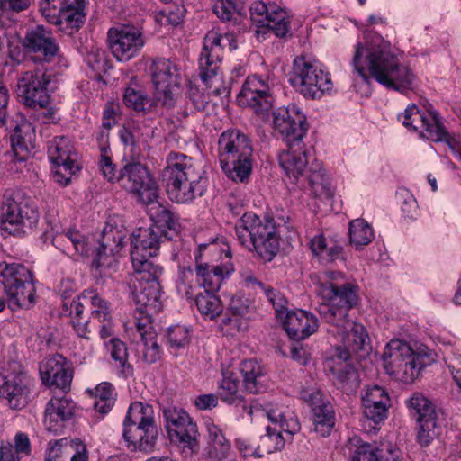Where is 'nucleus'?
I'll return each instance as SVG.
<instances>
[{"instance_id": "1", "label": "nucleus", "mask_w": 461, "mask_h": 461, "mask_svg": "<svg viewBox=\"0 0 461 461\" xmlns=\"http://www.w3.org/2000/svg\"><path fill=\"white\" fill-rule=\"evenodd\" d=\"M352 66L353 86L363 95L371 94V77L387 89L399 92L410 89L416 78L411 68L378 38L356 44Z\"/></svg>"}, {"instance_id": "2", "label": "nucleus", "mask_w": 461, "mask_h": 461, "mask_svg": "<svg viewBox=\"0 0 461 461\" xmlns=\"http://www.w3.org/2000/svg\"><path fill=\"white\" fill-rule=\"evenodd\" d=\"M99 170L109 182H121L122 186L141 204L153 203L158 196V185L150 171L140 162L127 163L119 172L110 155L102 147Z\"/></svg>"}, {"instance_id": "3", "label": "nucleus", "mask_w": 461, "mask_h": 461, "mask_svg": "<svg viewBox=\"0 0 461 461\" xmlns=\"http://www.w3.org/2000/svg\"><path fill=\"white\" fill-rule=\"evenodd\" d=\"M349 310H346L341 316L338 311L331 312L330 319L322 318L330 325V332L339 338L346 350L341 353L339 359L345 362V372L336 366L331 367V372L337 377L339 384L346 390H352L358 386L359 380L357 372L348 364L350 357V351L357 353L366 351L369 346V337L366 330L362 324L357 323L349 319Z\"/></svg>"}, {"instance_id": "4", "label": "nucleus", "mask_w": 461, "mask_h": 461, "mask_svg": "<svg viewBox=\"0 0 461 461\" xmlns=\"http://www.w3.org/2000/svg\"><path fill=\"white\" fill-rule=\"evenodd\" d=\"M203 173L192 158L170 152L162 174L169 198L176 203H185L202 196L205 191Z\"/></svg>"}, {"instance_id": "5", "label": "nucleus", "mask_w": 461, "mask_h": 461, "mask_svg": "<svg viewBox=\"0 0 461 461\" xmlns=\"http://www.w3.org/2000/svg\"><path fill=\"white\" fill-rule=\"evenodd\" d=\"M283 228L273 218L260 219L257 214L245 212L235 225L240 244L256 253L262 260L271 261L279 249V236Z\"/></svg>"}, {"instance_id": "6", "label": "nucleus", "mask_w": 461, "mask_h": 461, "mask_svg": "<svg viewBox=\"0 0 461 461\" xmlns=\"http://www.w3.org/2000/svg\"><path fill=\"white\" fill-rule=\"evenodd\" d=\"M384 368L387 375L403 384H412L423 368L434 361L432 351L423 344L411 347L401 339H392L383 353Z\"/></svg>"}, {"instance_id": "7", "label": "nucleus", "mask_w": 461, "mask_h": 461, "mask_svg": "<svg viewBox=\"0 0 461 461\" xmlns=\"http://www.w3.org/2000/svg\"><path fill=\"white\" fill-rule=\"evenodd\" d=\"M38 206L30 194L19 187H7L0 201V223L2 230L12 235H23L38 223Z\"/></svg>"}, {"instance_id": "8", "label": "nucleus", "mask_w": 461, "mask_h": 461, "mask_svg": "<svg viewBox=\"0 0 461 461\" xmlns=\"http://www.w3.org/2000/svg\"><path fill=\"white\" fill-rule=\"evenodd\" d=\"M253 148L249 137L239 130L223 131L218 140V157L226 176L244 182L252 171Z\"/></svg>"}, {"instance_id": "9", "label": "nucleus", "mask_w": 461, "mask_h": 461, "mask_svg": "<svg viewBox=\"0 0 461 461\" xmlns=\"http://www.w3.org/2000/svg\"><path fill=\"white\" fill-rule=\"evenodd\" d=\"M343 279V274L339 271H326L319 276L317 293L322 302L317 311L321 318L330 319L336 311L341 316L357 304V286L350 283L340 284Z\"/></svg>"}, {"instance_id": "10", "label": "nucleus", "mask_w": 461, "mask_h": 461, "mask_svg": "<svg viewBox=\"0 0 461 461\" xmlns=\"http://www.w3.org/2000/svg\"><path fill=\"white\" fill-rule=\"evenodd\" d=\"M158 436L153 407L135 402L129 408L123 422V438L132 450L149 452Z\"/></svg>"}, {"instance_id": "11", "label": "nucleus", "mask_w": 461, "mask_h": 461, "mask_svg": "<svg viewBox=\"0 0 461 461\" xmlns=\"http://www.w3.org/2000/svg\"><path fill=\"white\" fill-rule=\"evenodd\" d=\"M265 412L273 427L267 426L266 433L259 438L258 446L263 455L282 450L285 442L300 430L299 421L288 406L267 403Z\"/></svg>"}, {"instance_id": "12", "label": "nucleus", "mask_w": 461, "mask_h": 461, "mask_svg": "<svg viewBox=\"0 0 461 461\" xmlns=\"http://www.w3.org/2000/svg\"><path fill=\"white\" fill-rule=\"evenodd\" d=\"M0 282L8 306L16 311L28 309L35 303V285L32 271L18 263H0Z\"/></svg>"}, {"instance_id": "13", "label": "nucleus", "mask_w": 461, "mask_h": 461, "mask_svg": "<svg viewBox=\"0 0 461 461\" xmlns=\"http://www.w3.org/2000/svg\"><path fill=\"white\" fill-rule=\"evenodd\" d=\"M290 83L304 97L311 99L321 98L333 87L330 74L317 61L303 56L294 59Z\"/></svg>"}, {"instance_id": "14", "label": "nucleus", "mask_w": 461, "mask_h": 461, "mask_svg": "<svg viewBox=\"0 0 461 461\" xmlns=\"http://www.w3.org/2000/svg\"><path fill=\"white\" fill-rule=\"evenodd\" d=\"M29 379L20 363H0V401L11 409H22L27 403Z\"/></svg>"}, {"instance_id": "15", "label": "nucleus", "mask_w": 461, "mask_h": 461, "mask_svg": "<svg viewBox=\"0 0 461 461\" xmlns=\"http://www.w3.org/2000/svg\"><path fill=\"white\" fill-rule=\"evenodd\" d=\"M149 268L134 269V276L130 281V289L133 301L141 311L158 312L162 310V292L158 282L163 269L159 267L158 273Z\"/></svg>"}, {"instance_id": "16", "label": "nucleus", "mask_w": 461, "mask_h": 461, "mask_svg": "<svg viewBox=\"0 0 461 461\" xmlns=\"http://www.w3.org/2000/svg\"><path fill=\"white\" fill-rule=\"evenodd\" d=\"M249 10L258 41H264L269 32H273L279 38L288 34L290 17L283 8L274 4L267 5L262 1H257L251 5Z\"/></svg>"}, {"instance_id": "17", "label": "nucleus", "mask_w": 461, "mask_h": 461, "mask_svg": "<svg viewBox=\"0 0 461 461\" xmlns=\"http://www.w3.org/2000/svg\"><path fill=\"white\" fill-rule=\"evenodd\" d=\"M162 239V230L158 225L148 228L140 227L132 233L131 257L133 269L145 267L153 270V273L159 271V265L152 258L159 251Z\"/></svg>"}, {"instance_id": "18", "label": "nucleus", "mask_w": 461, "mask_h": 461, "mask_svg": "<svg viewBox=\"0 0 461 461\" xmlns=\"http://www.w3.org/2000/svg\"><path fill=\"white\" fill-rule=\"evenodd\" d=\"M166 429L170 440L191 453L199 449L197 426L189 414L181 408L171 407L164 411Z\"/></svg>"}, {"instance_id": "19", "label": "nucleus", "mask_w": 461, "mask_h": 461, "mask_svg": "<svg viewBox=\"0 0 461 461\" xmlns=\"http://www.w3.org/2000/svg\"><path fill=\"white\" fill-rule=\"evenodd\" d=\"M50 76L42 70L25 71L17 79V95L27 107H47L50 104Z\"/></svg>"}, {"instance_id": "20", "label": "nucleus", "mask_w": 461, "mask_h": 461, "mask_svg": "<svg viewBox=\"0 0 461 461\" xmlns=\"http://www.w3.org/2000/svg\"><path fill=\"white\" fill-rule=\"evenodd\" d=\"M157 98L166 106H172L174 95L180 86V73L177 66L170 59L156 58L149 67Z\"/></svg>"}, {"instance_id": "21", "label": "nucleus", "mask_w": 461, "mask_h": 461, "mask_svg": "<svg viewBox=\"0 0 461 461\" xmlns=\"http://www.w3.org/2000/svg\"><path fill=\"white\" fill-rule=\"evenodd\" d=\"M398 119L408 131H417L422 138L432 141L446 140L447 132L436 112H421L412 104L408 105Z\"/></svg>"}, {"instance_id": "22", "label": "nucleus", "mask_w": 461, "mask_h": 461, "mask_svg": "<svg viewBox=\"0 0 461 461\" xmlns=\"http://www.w3.org/2000/svg\"><path fill=\"white\" fill-rule=\"evenodd\" d=\"M107 42L113 57L120 62H127L139 54L145 41L142 32L132 25L110 28Z\"/></svg>"}, {"instance_id": "23", "label": "nucleus", "mask_w": 461, "mask_h": 461, "mask_svg": "<svg viewBox=\"0 0 461 461\" xmlns=\"http://www.w3.org/2000/svg\"><path fill=\"white\" fill-rule=\"evenodd\" d=\"M273 83L258 76L248 77L244 82L237 101L240 105L250 107L258 113L268 112L272 107Z\"/></svg>"}, {"instance_id": "24", "label": "nucleus", "mask_w": 461, "mask_h": 461, "mask_svg": "<svg viewBox=\"0 0 461 461\" xmlns=\"http://www.w3.org/2000/svg\"><path fill=\"white\" fill-rule=\"evenodd\" d=\"M306 117L295 104L280 108L274 114V127L280 133L287 146L303 143L306 133Z\"/></svg>"}, {"instance_id": "25", "label": "nucleus", "mask_w": 461, "mask_h": 461, "mask_svg": "<svg viewBox=\"0 0 461 461\" xmlns=\"http://www.w3.org/2000/svg\"><path fill=\"white\" fill-rule=\"evenodd\" d=\"M22 45L35 59L40 62H50L59 56V47L50 30L42 25H36L27 30Z\"/></svg>"}, {"instance_id": "26", "label": "nucleus", "mask_w": 461, "mask_h": 461, "mask_svg": "<svg viewBox=\"0 0 461 461\" xmlns=\"http://www.w3.org/2000/svg\"><path fill=\"white\" fill-rule=\"evenodd\" d=\"M214 41H216L215 38L211 36L207 40V45L213 49L212 53L210 55L205 51V54L200 55V77L211 94L222 96L229 94V88L223 80L222 75L219 73L220 48Z\"/></svg>"}, {"instance_id": "27", "label": "nucleus", "mask_w": 461, "mask_h": 461, "mask_svg": "<svg viewBox=\"0 0 461 461\" xmlns=\"http://www.w3.org/2000/svg\"><path fill=\"white\" fill-rule=\"evenodd\" d=\"M302 398L312 407V420L314 430L321 436L330 434L334 426V411L330 403L323 399L320 390L304 389L301 392Z\"/></svg>"}, {"instance_id": "28", "label": "nucleus", "mask_w": 461, "mask_h": 461, "mask_svg": "<svg viewBox=\"0 0 461 461\" xmlns=\"http://www.w3.org/2000/svg\"><path fill=\"white\" fill-rule=\"evenodd\" d=\"M278 162L285 175L294 183L304 179L308 173L310 161L303 143L287 146L278 155Z\"/></svg>"}, {"instance_id": "29", "label": "nucleus", "mask_w": 461, "mask_h": 461, "mask_svg": "<svg viewBox=\"0 0 461 461\" xmlns=\"http://www.w3.org/2000/svg\"><path fill=\"white\" fill-rule=\"evenodd\" d=\"M76 404L66 397H53L47 403L43 423L47 430L53 433L61 432L66 421L75 413Z\"/></svg>"}, {"instance_id": "30", "label": "nucleus", "mask_w": 461, "mask_h": 461, "mask_svg": "<svg viewBox=\"0 0 461 461\" xmlns=\"http://www.w3.org/2000/svg\"><path fill=\"white\" fill-rule=\"evenodd\" d=\"M234 267L231 262H221L220 264H195L196 282L205 292H217L223 281L233 273Z\"/></svg>"}, {"instance_id": "31", "label": "nucleus", "mask_w": 461, "mask_h": 461, "mask_svg": "<svg viewBox=\"0 0 461 461\" xmlns=\"http://www.w3.org/2000/svg\"><path fill=\"white\" fill-rule=\"evenodd\" d=\"M40 375L43 384L62 390H66L72 380L68 364L60 355L44 359L40 365Z\"/></svg>"}, {"instance_id": "32", "label": "nucleus", "mask_w": 461, "mask_h": 461, "mask_svg": "<svg viewBox=\"0 0 461 461\" xmlns=\"http://www.w3.org/2000/svg\"><path fill=\"white\" fill-rule=\"evenodd\" d=\"M285 313L284 328L294 339H304L316 332L319 328V320L312 312L297 310Z\"/></svg>"}, {"instance_id": "33", "label": "nucleus", "mask_w": 461, "mask_h": 461, "mask_svg": "<svg viewBox=\"0 0 461 461\" xmlns=\"http://www.w3.org/2000/svg\"><path fill=\"white\" fill-rule=\"evenodd\" d=\"M389 405L390 397L385 389L379 385L368 386L362 395L364 414L376 424L387 418Z\"/></svg>"}, {"instance_id": "34", "label": "nucleus", "mask_w": 461, "mask_h": 461, "mask_svg": "<svg viewBox=\"0 0 461 461\" xmlns=\"http://www.w3.org/2000/svg\"><path fill=\"white\" fill-rule=\"evenodd\" d=\"M304 178L308 181L309 190L312 196L320 199H330L332 197L333 190L330 176L322 162L313 159Z\"/></svg>"}, {"instance_id": "35", "label": "nucleus", "mask_w": 461, "mask_h": 461, "mask_svg": "<svg viewBox=\"0 0 461 461\" xmlns=\"http://www.w3.org/2000/svg\"><path fill=\"white\" fill-rule=\"evenodd\" d=\"M52 244L65 255L73 257L75 254L87 253V244L85 238L76 230H60L53 228Z\"/></svg>"}, {"instance_id": "36", "label": "nucleus", "mask_w": 461, "mask_h": 461, "mask_svg": "<svg viewBox=\"0 0 461 461\" xmlns=\"http://www.w3.org/2000/svg\"><path fill=\"white\" fill-rule=\"evenodd\" d=\"M239 370L243 377V386L248 393H258L266 389V371L258 361L244 360L240 364Z\"/></svg>"}, {"instance_id": "37", "label": "nucleus", "mask_w": 461, "mask_h": 461, "mask_svg": "<svg viewBox=\"0 0 461 461\" xmlns=\"http://www.w3.org/2000/svg\"><path fill=\"white\" fill-rule=\"evenodd\" d=\"M135 326L142 341L143 360L149 364L156 362L159 357L160 348L149 316L138 320Z\"/></svg>"}, {"instance_id": "38", "label": "nucleus", "mask_w": 461, "mask_h": 461, "mask_svg": "<svg viewBox=\"0 0 461 461\" xmlns=\"http://www.w3.org/2000/svg\"><path fill=\"white\" fill-rule=\"evenodd\" d=\"M219 382L218 396L227 404H239L243 402L239 375L230 369H223Z\"/></svg>"}, {"instance_id": "39", "label": "nucleus", "mask_w": 461, "mask_h": 461, "mask_svg": "<svg viewBox=\"0 0 461 461\" xmlns=\"http://www.w3.org/2000/svg\"><path fill=\"white\" fill-rule=\"evenodd\" d=\"M310 249L324 263H331L342 258V246L332 239H327L322 233L311 240Z\"/></svg>"}, {"instance_id": "40", "label": "nucleus", "mask_w": 461, "mask_h": 461, "mask_svg": "<svg viewBox=\"0 0 461 461\" xmlns=\"http://www.w3.org/2000/svg\"><path fill=\"white\" fill-rule=\"evenodd\" d=\"M206 430L210 457L214 461L226 459L230 451V443L226 438L222 429L213 422H207Z\"/></svg>"}, {"instance_id": "41", "label": "nucleus", "mask_w": 461, "mask_h": 461, "mask_svg": "<svg viewBox=\"0 0 461 461\" xmlns=\"http://www.w3.org/2000/svg\"><path fill=\"white\" fill-rule=\"evenodd\" d=\"M36 134L32 124L21 118L11 135L12 147L15 153L30 151L35 147Z\"/></svg>"}, {"instance_id": "42", "label": "nucleus", "mask_w": 461, "mask_h": 461, "mask_svg": "<svg viewBox=\"0 0 461 461\" xmlns=\"http://www.w3.org/2000/svg\"><path fill=\"white\" fill-rule=\"evenodd\" d=\"M86 14L85 10L59 8V12L49 23L59 27L60 31L68 35H72L83 25Z\"/></svg>"}, {"instance_id": "43", "label": "nucleus", "mask_w": 461, "mask_h": 461, "mask_svg": "<svg viewBox=\"0 0 461 461\" xmlns=\"http://www.w3.org/2000/svg\"><path fill=\"white\" fill-rule=\"evenodd\" d=\"M195 264L204 262L207 264H219V260L226 259L225 262H230L231 252L227 246H222L217 242L209 244H200L194 252Z\"/></svg>"}, {"instance_id": "44", "label": "nucleus", "mask_w": 461, "mask_h": 461, "mask_svg": "<svg viewBox=\"0 0 461 461\" xmlns=\"http://www.w3.org/2000/svg\"><path fill=\"white\" fill-rule=\"evenodd\" d=\"M348 237L350 245L361 250L375 239V231L366 220L358 218L349 222Z\"/></svg>"}, {"instance_id": "45", "label": "nucleus", "mask_w": 461, "mask_h": 461, "mask_svg": "<svg viewBox=\"0 0 461 461\" xmlns=\"http://www.w3.org/2000/svg\"><path fill=\"white\" fill-rule=\"evenodd\" d=\"M62 307L64 314L69 315L72 326L77 336L89 339L88 320L82 316L85 310L83 302L74 301L73 299L67 301L65 299Z\"/></svg>"}, {"instance_id": "46", "label": "nucleus", "mask_w": 461, "mask_h": 461, "mask_svg": "<svg viewBox=\"0 0 461 461\" xmlns=\"http://www.w3.org/2000/svg\"><path fill=\"white\" fill-rule=\"evenodd\" d=\"M48 155L52 163H65L77 160V155L70 140L64 136L56 137L50 141Z\"/></svg>"}, {"instance_id": "47", "label": "nucleus", "mask_w": 461, "mask_h": 461, "mask_svg": "<svg viewBox=\"0 0 461 461\" xmlns=\"http://www.w3.org/2000/svg\"><path fill=\"white\" fill-rule=\"evenodd\" d=\"M212 9L221 21H237L246 14L245 3L242 0H216Z\"/></svg>"}, {"instance_id": "48", "label": "nucleus", "mask_w": 461, "mask_h": 461, "mask_svg": "<svg viewBox=\"0 0 461 461\" xmlns=\"http://www.w3.org/2000/svg\"><path fill=\"white\" fill-rule=\"evenodd\" d=\"M408 407L418 422L423 420L437 419V412L433 404L420 393H414L411 395L408 401Z\"/></svg>"}, {"instance_id": "49", "label": "nucleus", "mask_w": 461, "mask_h": 461, "mask_svg": "<svg viewBox=\"0 0 461 461\" xmlns=\"http://www.w3.org/2000/svg\"><path fill=\"white\" fill-rule=\"evenodd\" d=\"M73 300L83 302L84 305L90 303L92 318L98 321L108 320L112 316L109 303L94 291H85L80 296Z\"/></svg>"}, {"instance_id": "50", "label": "nucleus", "mask_w": 461, "mask_h": 461, "mask_svg": "<svg viewBox=\"0 0 461 461\" xmlns=\"http://www.w3.org/2000/svg\"><path fill=\"white\" fill-rule=\"evenodd\" d=\"M214 292L200 294L195 298V304L199 312L210 320L218 317L223 312L221 299L213 294Z\"/></svg>"}, {"instance_id": "51", "label": "nucleus", "mask_w": 461, "mask_h": 461, "mask_svg": "<svg viewBox=\"0 0 461 461\" xmlns=\"http://www.w3.org/2000/svg\"><path fill=\"white\" fill-rule=\"evenodd\" d=\"M95 398V409L101 413H107L114 404L115 393L112 384H99L94 391H90Z\"/></svg>"}, {"instance_id": "52", "label": "nucleus", "mask_w": 461, "mask_h": 461, "mask_svg": "<svg viewBox=\"0 0 461 461\" xmlns=\"http://www.w3.org/2000/svg\"><path fill=\"white\" fill-rule=\"evenodd\" d=\"M215 38V44L220 48L219 61L221 62L223 53V49L229 47L230 50H234L238 48L237 37L233 33H225L221 35L218 31L212 30L207 32L203 39V47L201 55L205 54V51L210 55L212 53V48L207 45V40L209 37Z\"/></svg>"}, {"instance_id": "53", "label": "nucleus", "mask_w": 461, "mask_h": 461, "mask_svg": "<svg viewBox=\"0 0 461 461\" xmlns=\"http://www.w3.org/2000/svg\"><path fill=\"white\" fill-rule=\"evenodd\" d=\"M112 358L116 362L117 366L122 368V372L129 375L132 373V368L128 363V351L126 345L116 338H112L108 343L105 342Z\"/></svg>"}, {"instance_id": "54", "label": "nucleus", "mask_w": 461, "mask_h": 461, "mask_svg": "<svg viewBox=\"0 0 461 461\" xmlns=\"http://www.w3.org/2000/svg\"><path fill=\"white\" fill-rule=\"evenodd\" d=\"M249 324V316L246 315H234L229 312L222 319L220 326L221 330L230 336H235L238 333L245 332Z\"/></svg>"}, {"instance_id": "55", "label": "nucleus", "mask_w": 461, "mask_h": 461, "mask_svg": "<svg viewBox=\"0 0 461 461\" xmlns=\"http://www.w3.org/2000/svg\"><path fill=\"white\" fill-rule=\"evenodd\" d=\"M158 200V198L149 204L151 206L149 209L150 218L158 223L165 225L169 230H176L178 225L177 219L171 211L161 205Z\"/></svg>"}, {"instance_id": "56", "label": "nucleus", "mask_w": 461, "mask_h": 461, "mask_svg": "<svg viewBox=\"0 0 461 461\" xmlns=\"http://www.w3.org/2000/svg\"><path fill=\"white\" fill-rule=\"evenodd\" d=\"M79 169L76 161L65 163H53V178L60 185H68L73 175Z\"/></svg>"}, {"instance_id": "57", "label": "nucleus", "mask_w": 461, "mask_h": 461, "mask_svg": "<svg viewBox=\"0 0 461 461\" xmlns=\"http://www.w3.org/2000/svg\"><path fill=\"white\" fill-rule=\"evenodd\" d=\"M167 339L171 348H183L190 341V330L188 328L181 325L171 327L168 330Z\"/></svg>"}, {"instance_id": "58", "label": "nucleus", "mask_w": 461, "mask_h": 461, "mask_svg": "<svg viewBox=\"0 0 461 461\" xmlns=\"http://www.w3.org/2000/svg\"><path fill=\"white\" fill-rule=\"evenodd\" d=\"M437 419L423 420L419 422L418 441L421 446H429L438 434Z\"/></svg>"}, {"instance_id": "59", "label": "nucleus", "mask_w": 461, "mask_h": 461, "mask_svg": "<svg viewBox=\"0 0 461 461\" xmlns=\"http://www.w3.org/2000/svg\"><path fill=\"white\" fill-rule=\"evenodd\" d=\"M259 289L275 308L276 316L282 318L283 314L286 312L287 305V301L285 296L279 291L268 287L264 284H259Z\"/></svg>"}, {"instance_id": "60", "label": "nucleus", "mask_w": 461, "mask_h": 461, "mask_svg": "<svg viewBox=\"0 0 461 461\" xmlns=\"http://www.w3.org/2000/svg\"><path fill=\"white\" fill-rule=\"evenodd\" d=\"M356 449L350 461H384V458L379 449H372L371 446L366 443H362L357 440Z\"/></svg>"}, {"instance_id": "61", "label": "nucleus", "mask_w": 461, "mask_h": 461, "mask_svg": "<svg viewBox=\"0 0 461 461\" xmlns=\"http://www.w3.org/2000/svg\"><path fill=\"white\" fill-rule=\"evenodd\" d=\"M193 279V270L191 268H184L180 271L178 279L176 281V291L177 293L185 297L191 299L193 297V288L191 281Z\"/></svg>"}, {"instance_id": "62", "label": "nucleus", "mask_w": 461, "mask_h": 461, "mask_svg": "<svg viewBox=\"0 0 461 461\" xmlns=\"http://www.w3.org/2000/svg\"><path fill=\"white\" fill-rule=\"evenodd\" d=\"M250 311L249 300L242 295H234L230 302L227 312L234 315L249 316Z\"/></svg>"}, {"instance_id": "63", "label": "nucleus", "mask_w": 461, "mask_h": 461, "mask_svg": "<svg viewBox=\"0 0 461 461\" xmlns=\"http://www.w3.org/2000/svg\"><path fill=\"white\" fill-rule=\"evenodd\" d=\"M235 446L240 455L244 457H261L263 454L260 453L259 446H256L249 442V439L244 438H238L235 440Z\"/></svg>"}, {"instance_id": "64", "label": "nucleus", "mask_w": 461, "mask_h": 461, "mask_svg": "<svg viewBox=\"0 0 461 461\" xmlns=\"http://www.w3.org/2000/svg\"><path fill=\"white\" fill-rule=\"evenodd\" d=\"M63 5L62 0H41L40 11L48 22L55 19V15L59 12V8Z\"/></svg>"}]
</instances>
